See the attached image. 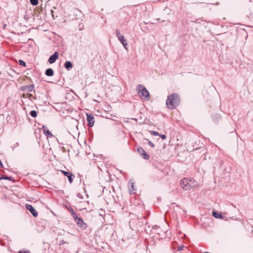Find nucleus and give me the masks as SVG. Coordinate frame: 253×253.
<instances>
[{
  "label": "nucleus",
  "instance_id": "8",
  "mask_svg": "<svg viewBox=\"0 0 253 253\" xmlns=\"http://www.w3.org/2000/svg\"><path fill=\"white\" fill-rule=\"evenodd\" d=\"M87 118L86 120L87 122V125L89 126L92 127L94 125V117L92 115L88 114L86 115Z\"/></svg>",
  "mask_w": 253,
  "mask_h": 253
},
{
  "label": "nucleus",
  "instance_id": "5",
  "mask_svg": "<svg viewBox=\"0 0 253 253\" xmlns=\"http://www.w3.org/2000/svg\"><path fill=\"white\" fill-rule=\"evenodd\" d=\"M74 220L81 228L83 229H86V225L82 218L77 216V218H74Z\"/></svg>",
  "mask_w": 253,
  "mask_h": 253
},
{
  "label": "nucleus",
  "instance_id": "30",
  "mask_svg": "<svg viewBox=\"0 0 253 253\" xmlns=\"http://www.w3.org/2000/svg\"><path fill=\"white\" fill-rule=\"evenodd\" d=\"M183 248V246H180L179 247H178V251H181V250H182Z\"/></svg>",
  "mask_w": 253,
  "mask_h": 253
},
{
  "label": "nucleus",
  "instance_id": "14",
  "mask_svg": "<svg viewBox=\"0 0 253 253\" xmlns=\"http://www.w3.org/2000/svg\"><path fill=\"white\" fill-rule=\"evenodd\" d=\"M45 74L48 77L52 76L54 75V71L51 68H48L45 70Z\"/></svg>",
  "mask_w": 253,
  "mask_h": 253
},
{
  "label": "nucleus",
  "instance_id": "18",
  "mask_svg": "<svg viewBox=\"0 0 253 253\" xmlns=\"http://www.w3.org/2000/svg\"><path fill=\"white\" fill-rule=\"evenodd\" d=\"M220 118H221V117H220V115L218 114H214L212 116V120L214 122H218L220 119Z\"/></svg>",
  "mask_w": 253,
  "mask_h": 253
},
{
  "label": "nucleus",
  "instance_id": "7",
  "mask_svg": "<svg viewBox=\"0 0 253 253\" xmlns=\"http://www.w3.org/2000/svg\"><path fill=\"white\" fill-rule=\"evenodd\" d=\"M58 57L59 53L57 51H55L53 54H52L49 57L48 61L50 64H53L58 58Z\"/></svg>",
  "mask_w": 253,
  "mask_h": 253
},
{
  "label": "nucleus",
  "instance_id": "4",
  "mask_svg": "<svg viewBox=\"0 0 253 253\" xmlns=\"http://www.w3.org/2000/svg\"><path fill=\"white\" fill-rule=\"evenodd\" d=\"M26 209L28 210L33 216L35 217H37L38 215V211L35 209V208L30 204H26L25 205Z\"/></svg>",
  "mask_w": 253,
  "mask_h": 253
},
{
  "label": "nucleus",
  "instance_id": "20",
  "mask_svg": "<svg viewBox=\"0 0 253 253\" xmlns=\"http://www.w3.org/2000/svg\"><path fill=\"white\" fill-rule=\"evenodd\" d=\"M30 114L33 118H35L37 116V112L35 110L31 111L30 112Z\"/></svg>",
  "mask_w": 253,
  "mask_h": 253
},
{
  "label": "nucleus",
  "instance_id": "34",
  "mask_svg": "<svg viewBox=\"0 0 253 253\" xmlns=\"http://www.w3.org/2000/svg\"><path fill=\"white\" fill-rule=\"evenodd\" d=\"M132 223V221H130L129 222V224L130 225V224H131Z\"/></svg>",
  "mask_w": 253,
  "mask_h": 253
},
{
  "label": "nucleus",
  "instance_id": "31",
  "mask_svg": "<svg viewBox=\"0 0 253 253\" xmlns=\"http://www.w3.org/2000/svg\"><path fill=\"white\" fill-rule=\"evenodd\" d=\"M133 120H134L135 121L137 122V119H135V118H133L132 119Z\"/></svg>",
  "mask_w": 253,
  "mask_h": 253
},
{
  "label": "nucleus",
  "instance_id": "13",
  "mask_svg": "<svg viewBox=\"0 0 253 253\" xmlns=\"http://www.w3.org/2000/svg\"><path fill=\"white\" fill-rule=\"evenodd\" d=\"M64 67L68 71H70L72 69L73 65L71 61H68L65 62Z\"/></svg>",
  "mask_w": 253,
  "mask_h": 253
},
{
  "label": "nucleus",
  "instance_id": "22",
  "mask_svg": "<svg viewBox=\"0 0 253 253\" xmlns=\"http://www.w3.org/2000/svg\"><path fill=\"white\" fill-rule=\"evenodd\" d=\"M30 1L31 4L34 6L38 5L39 3L38 0H30Z\"/></svg>",
  "mask_w": 253,
  "mask_h": 253
},
{
  "label": "nucleus",
  "instance_id": "16",
  "mask_svg": "<svg viewBox=\"0 0 253 253\" xmlns=\"http://www.w3.org/2000/svg\"><path fill=\"white\" fill-rule=\"evenodd\" d=\"M136 227H141L143 224V222L142 220V218H139L138 217L136 219Z\"/></svg>",
  "mask_w": 253,
  "mask_h": 253
},
{
  "label": "nucleus",
  "instance_id": "29",
  "mask_svg": "<svg viewBox=\"0 0 253 253\" xmlns=\"http://www.w3.org/2000/svg\"><path fill=\"white\" fill-rule=\"evenodd\" d=\"M18 253H30L29 251H20L18 252Z\"/></svg>",
  "mask_w": 253,
  "mask_h": 253
},
{
  "label": "nucleus",
  "instance_id": "27",
  "mask_svg": "<svg viewBox=\"0 0 253 253\" xmlns=\"http://www.w3.org/2000/svg\"><path fill=\"white\" fill-rule=\"evenodd\" d=\"M159 136H160V137H161L162 139H163V140L166 139V138H167L166 135H165V134H159Z\"/></svg>",
  "mask_w": 253,
  "mask_h": 253
},
{
  "label": "nucleus",
  "instance_id": "1",
  "mask_svg": "<svg viewBox=\"0 0 253 253\" xmlns=\"http://www.w3.org/2000/svg\"><path fill=\"white\" fill-rule=\"evenodd\" d=\"M180 99L177 93H172L168 97L166 105L169 109H175L179 104Z\"/></svg>",
  "mask_w": 253,
  "mask_h": 253
},
{
  "label": "nucleus",
  "instance_id": "2",
  "mask_svg": "<svg viewBox=\"0 0 253 253\" xmlns=\"http://www.w3.org/2000/svg\"><path fill=\"white\" fill-rule=\"evenodd\" d=\"M180 185L185 190L190 189L191 188L196 187L198 186V183L194 181L192 179H188L183 178L180 180Z\"/></svg>",
  "mask_w": 253,
  "mask_h": 253
},
{
  "label": "nucleus",
  "instance_id": "25",
  "mask_svg": "<svg viewBox=\"0 0 253 253\" xmlns=\"http://www.w3.org/2000/svg\"><path fill=\"white\" fill-rule=\"evenodd\" d=\"M147 141H148V144L152 147H155V145L154 143H153L150 140H149V139H147Z\"/></svg>",
  "mask_w": 253,
  "mask_h": 253
},
{
  "label": "nucleus",
  "instance_id": "11",
  "mask_svg": "<svg viewBox=\"0 0 253 253\" xmlns=\"http://www.w3.org/2000/svg\"><path fill=\"white\" fill-rule=\"evenodd\" d=\"M117 36L118 40L122 43H124L126 41L124 37L121 34L120 31L119 30L116 31Z\"/></svg>",
  "mask_w": 253,
  "mask_h": 253
},
{
  "label": "nucleus",
  "instance_id": "17",
  "mask_svg": "<svg viewBox=\"0 0 253 253\" xmlns=\"http://www.w3.org/2000/svg\"><path fill=\"white\" fill-rule=\"evenodd\" d=\"M1 179L9 180L12 181V182H15V180L11 176H5L4 177H2V176H0V180H1Z\"/></svg>",
  "mask_w": 253,
  "mask_h": 253
},
{
  "label": "nucleus",
  "instance_id": "32",
  "mask_svg": "<svg viewBox=\"0 0 253 253\" xmlns=\"http://www.w3.org/2000/svg\"><path fill=\"white\" fill-rule=\"evenodd\" d=\"M11 148H12V150H14V146L13 147L12 146H11Z\"/></svg>",
  "mask_w": 253,
  "mask_h": 253
},
{
  "label": "nucleus",
  "instance_id": "10",
  "mask_svg": "<svg viewBox=\"0 0 253 253\" xmlns=\"http://www.w3.org/2000/svg\"><path fill=\"white\" fill-rule=\"evenodd\" d=\"M42 129L43 133L47 136L49 137H53V135L49 131L47 127L45 126H42Z\"/></svg>",
  "mask_w": 253,
  "mask_h": 253
},
{
  "label": "nucleus",
  "instance_id": "36",
  "mask_svg": "<svg viewBox=\"0 0 253 253\" xmlns=\"http://www.w3.org/2000/svg\"><path fill=\"white\" fill-rule=\"evenodd\" d=\"M157 233H158V234H160V232H159L158 231L157 232Z\"/></svg>",
  "mask_w": 253,
  "mask_h": 253
},
{
  "label": "nucleus",
  "instance_id": "23",
  "mask_svg": "<svg viewBox=\"0 0 253 253\" xmlns=\"http://www.w3.org/2000/svg\"><path fill=\"white\" fill-rule=\"evenodd\" d=\"M150 133L152 135H154V136H158V135H159V132H158L157 131H156L152 130V131H150Z\"/></svg>",
  "mask_w": 253,
  "mask_h": 253
},
{
  "label": "nucleus",
  "instance_id": "3",
  "mask_svg": "<svg viewBox=\"0 0 253 253\" xmlns=\"http://www.w3.org/2000/svg\"><path fill=\"white\" fill-rule=\"evenodd\" d=\"M137 90L139 96L141 98L144 99L145 100H149V92L143 85H138L137 86Z\"/></svg>",
  "mask_w": 253,
  "mask_h": 253
},
{
  "label": "nucleus",
  "instance_id": "28",
  "mask_svg": "<svg viewBox=\"0 0 253 253\" xmlns=\"http://www.w3.org/2000/svg\"><path fill=\"white\" fill-rule=\"evenodd\" d=\"M152 229L154 230H158L159 229V226L155 225L152 227Z\"/></svg>",
  "mask_w": 253,
  "mask_h": 253
},
{
  "label": "nucleus",
  "instance_id": "35",
  "mask_svg": "<svg viewBox=\"0 0 253 253\" xmlns=\"http://www.w3.org/2000/svg\"><path fill=\"white\" fill-rule=\"evenodd\" d=\"M219 4V2H216V5H218Z\"/></svg>",
  "mask_w": 253,
  "mask_h": 253
},
{
  "label": "nucleus",
  "instance_id": "6",
  "mask_svg": "<svg viewBox=\"0 0 253 253\" xmlns=\"http://www.w3.org/2000/svg\"><path fill=\"white\" fill-rule=\"evenodd\" d=\"M137 151L144 159L147 160L149 159V155L142 147L137 148Z\"/></svg>",
  "mask_w": 253,
  "mask_h": 253
},
{
  "label": "nucleus",
  "instance_id": "21",
  "mask_svg": "<svg viewBox=\"0 0 253 253\" xmlns=\"http://www.w3.org/2000/svg\"><path fill=\"white\" fill-rule=\"evenodd\" d=\"M70 212L71 213V214L73 216V218H77V214H76L75 212L72 209H71L70 210Z\"/></svg>",
  "mask_w": 253,
  "mask_h": 253
},
{
  "label": "nucleus",
  "instance_id": "33",
  "mask_svg": "<svg viewBox=\"0 0 253 253\" xmlns=\"http://www.w3.org/2000/svg\"><path fill=\"white\" fill-rule=\"evenodd\" d=\"M80 195H81V194H79H79H78V195H77V196H78V197H80Z\"/></svg>",
  "mask_w": 253,
  "mask_h": 253
},
{
  "label": "nucleus",
  "instance_id": "19",
  "mask_svg": "<svg viewBox=\"0 0 253 253\" xmlns=\"http://www.w3.org/2000/svg\"><path fill=\"white\" fill-rule=\"evenodd\" d=\"M212 215L215 218H222V215L215 211L212 212Z\"/></svg>",
  "mask_w": 253,
  "mask_h": 253
},
{
  "label": "nucleus",
  "instance_id": "26",
  "mask_svg": "<svg viewBox=\"0 0 253 253\" xmlns=\"http://www.w3.org/2000/svg\"><path fill=\"white\" fill-rule=\"evenodd\" d=\"M122 44L123 45V46L124 47V48L126 49H127V42H125L123 43Z\"/></svg>",
  "mask_w": 253,
  "mask_h": 253
},
{
  "label": "nucleus",
  "instance_id": "12",
  "mask_svg": "<svg viewBox=\"0 0 253 253\" xmlns=\"http://www.w3.org/2000/svg\"><path fill=\"white\" fill-rule=\"evenodd\" d=\"M34 88V85L31 84L30 85L24 86L21 87L22 89L25 91L32 92Z\"/></svg>",
  "mask_w": 253,
  "mask_h": 253
},
{
  "label": "nucleus",
  "instance_id": "24",
  "mask_svg": "<svg viewBox=\"0 0 253 253\" xmlns=\"http://www.w3.org/2000/svg\"><path fill=\"white\" fill-rule=\"evenodd\" d=\"M19 64L22 66L25 67L26 66V63L25 61H24L22 60H19Z\"/></svg>",
  "mask_w": 253,
  "mask_h": 253
},
{
  "label": "nucleus",
  "instance_id": "9",
  "mask_svg": "<svg viewBox=\"0 0 253 253\" xmlns=\"http://www.w3.org/2000/svg\"><path fill=\"white\" fill-rule=\"evenodd\" d=\"M65 176L68 177L69 182L71 183L73 182V178L74 177V175L70 172L66 171L64 170L61 171Z\"/></svg>",
  "mask_w": 253,
  "mask_h": 253
},
{
  "label": "nucleus",
  "instance_id": "15",
  "mask_svg": "<svg viewBox=\"0 0 253 253\" xmlns=\"http://www.w3.org/2000/svg\"><path fill=\"white\" fill-rule=\"evenodd\" d=\"M128 184L130 185L131 188V189H129V193L130 194H134L135 193V191L136 190L134 187V183L131 181H129Z\"/></svg>",
  "mask_w": 253,
  "mask_h": 253
}]
</instances>
